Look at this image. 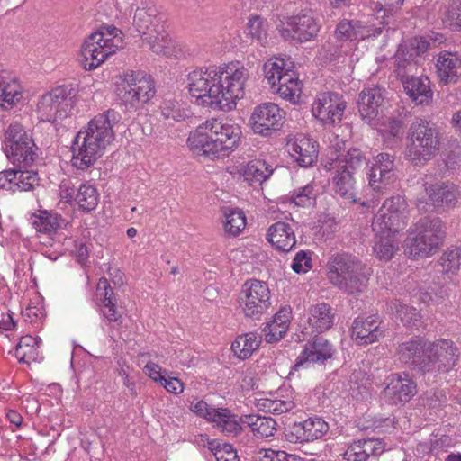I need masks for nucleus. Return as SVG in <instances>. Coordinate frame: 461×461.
<instances>
[{
	"mask_svg": "<svg viewBox=\"0 0 461 461\" xmlns=\"http://www.w3.org/2000/svg\"><path fill=\"white\" fill-rule=\"evenodd\" d=\"M248 77V70L239 63L203 67L188 74V88L198 104L230 111L243 98Z\"/></svg>",
	"mask_w": 461,
	"mask_h": 461,
	"instance_id": "obj_1",
	"label": "nucleus"
},
{
	"mask_svg": "<svg viewBox=\"0 0 461 461\" xmlns=\"http://www.w3.org/2000/svg\"><path fill=\"white\" fill-rule=\"evenodd\" d=\"M3 142L7 158L19 169L0 172V188L13 193L33 190L39 185L37 172L23 170L38 158V148L31 134L19 122H13L4 131Z\"/></svg>",
	"mask_w": 461,
	"mask_h": 461,
	"instance_id": "obj_2",
	"label": "nucleus"
},
{
	"mask_svg": "<svg viewBox=\"0 0 461 461\" xmlns=\"http://www.w3.org/2000/svg\"><path fill=\"white\" fill-rule=\"evenodd\" d=\"M121 119L119 112L108 109L90 120L73 140V167L85 170L93 166L103 156L107 146L113 141V127Z\"/></svg>",
	"mask_w": 461,
	"mask_h": 461,
	"instance_id": "obj_3",
	"label": "nucleus"
},
{
	"mask_svg": "<svg viewBox=\"0 0 461 461\" xmlns=\"http://www.w3.org/2000/svg\"><path fill=\"white\" fill-rule=\"evenodd\" d=\"M240 136V126L211 119L190 133L187 145L194 152L226 157L238 147Z\"/></svg>",
	"mask_w": 461,
	"mask_h": 461,
	"instance_id": "obj_4",
	"label": "nucleus"
},
{
	"mask_svg": "<svg viewBox=\"0 0 461 461\" xmlns=\"http://www.w3.org/2000/svg\"><path fill=\"white\" fill-rule=\"evenodd\" d=\"M327 278L330 283L350 295H358L367 287L369 269L356 256L341 252L329 257Z\"/></svg>",
	"mask_w": 461,
	"mask_h": 461,
	"instance_id": "obj_5",
	"label": "nucleus"
},
{
	"mask_svg": "<svg viewBox=\"0 0 461 461\" xmlns=\"http://www.w3.org/2000/svg\"><path fill=\"white\" fill-rule=\"evenodd\" d=\"M445 236L442 221L438 217H423L407 230L405 253L411 258H424L438 249Z\"/></svg>",
	"mask_w": 461,
	"mask_h": 461,
	"instance_id": "obj_6",
	"label": "nucleus"
},
{
	"mask_svg": "<svg viewBox=\"0 0 461 461\" xmlns=\"http://www.w3.org/2000/svg\"><path fill=\"white\" fill-rule=\"evenodd\" d=\"M122 32L113 25L101 27L93 32L81 48L82 64L87 70L95 69L109 56L123 47Z\"/></svg>",
	"mask_w": 461,
	"mask_h": 461,
	"instance_id": "obj_7",
	"label": "nucleus"
},
{
	"mask_svg": "<svg viewBox=\"0 0 461 461\" xmlns=\"http://www.w3.org/2000/svg\"><path fill=\"white\" fill-rule=\"evenodd\" d=\"M411 144L406 156L412 164L424 165L438 152L440 146V135L438 128L422 118H417L410 126Z\"/></svg>",
	"mask_w": 461,
	"mask_h": 461,
	"instance_id": "obj_8",
	"label": "nucleus"
},
{
	"mask_svg": "<svg viewBox=\"0 0 461 461\" xmlns=\"http://www.w3.org/2000/svg\"><path fill=\"white\" fill-rule=\"evenodd\" d=\"M263 71L265 78L275 93L291 103L298 102L302 83L298 80L295 72L288 68L284 59L275 58L267 60L263 66Z\"/></svg>",
	"mask_w": 461,
	"mask_h": 461,
	"instance_id": "obj_9",
	"label": "nucleus"
},
{
	"mask_svg": "<svg viewBox=\"0 0 461 461\" xmlns=\"http://www.w3.org/2000/svg\"><path fill=\"white\" fill-rule=\"evenodd\" d=\"M118 96L129 109L142 108L155 95V85L149 75L142 71L125 73L117 88Z\"/></svg>",
	"mask_w": 461,
	"mask_h": 461,
	"instance_id": "obj_10",
	"label": "nucleus"
},
{
	"mask_svg": "<svg viewBox=\"0 0 461 461\" xmlns=\"http://www.w3.org/2000/svg\"><path fill=\"white\" fill-rule=\"evenodd\" d=\"M74 88L58 86L44 94L38 102L37 111L48 122H59L70 115L75 105Z\"/></svg>",
	"mask_w": 461,
	"mask_h": 461,
	"instance_id": "obj_11",
	"label": "nucleus"
},
{
	"mask_svg": "<svg viewBox=\"0 0 461 461\" xmlns=\"http://www.w3.org/2000/svg\"><path fill=\"white\" fill-rule=\"evenodd\" d=\"M408 218L409 210L405 199L400 195L393 196L384 202L375 215L372 222L373 231L398 234L406 227Z\"/></svg>",
	"mask_w": 461,
	"mask_h": 461,
	"instance_id": "obj_12",
	"label": "nucleus"
},
{
	"mask_svg": "<svg viewBox=\"0 0 461 461\" xmlns=\"http://www.w3.org/2000/svg\"><path fill=\"white\" fill-rule=\"evenodd\" d=\"M460 352L453 341L440 339L430 343L426 348V364L423 373H446L453 369L457 364Z\"/></svg>",
	"mask_w": 461,
	"mask_h": 461,
	"instance_id": "obj_13",
	"label": "nucleus"
},
{
	"mask_svg": "<svg viewBox=\"0 0 461 461\" xmlns=\"http://www.w3.org/2000/svg\"><path fill=\"white\" fill-rule=\"evenodd\" d=\"M240 301L247 317L259 319L271 304L268 285L256 279L247 281L240 292Z\"/></svg>",
	"mask_w": 461,
	"mask_h": 461,
	"instance_id": "obj_14",
	"label": "nucleus"
},
{
	"mask_svg": "<svg viewBox=\"0 0 461 461\" xmlns=\"http://www.w3.org/2000/svg\"><path fill=\"white\" fill-rule=\"evenodd\" d=\"M346 102L342 95L332 92L321 93L315 98L312 112L324 126H335L342 121Z\"/></svg>",
	"mask_w": 461,
	"mask_h": 461,
	"instance_id": "obj_15",
	"label": "nucleus"
},
{
	"mask_svg": "<svg viewBox=\"0 0 461 461\" xmlns=\"http://www.w3.org/2000/svg\"><path fill=\"white\" fill-rule=\"evenodd\" d=\"M320 29L319 21L311 13H302L288 17L279 32L285 40L302 43L313 40Z\"/></svg>",
	"mask_w": 461,
	"mask_h": 461,
	"instance_id": "obj_16",
	"label": "nucleus"
},
{
	"mask_svg": "<svg viewBox=\"0 0 461 461\" xmlns=\"http://www.w3.org/2000/svg\"><path fill=\"white\" fill-rule=\"evenodd\" d=\"M428 201L424 197L418 198L417 207L420 211L427 212V206L434 210H444L454 207L460 195L457 186L449 182L429 185L425 188Z\"/></svg>",
	"mask_w": 461,
	"mask_h": 461,
	"instance_id": "obj_17",
	"label": "nucleus"
},
{
	"mask_svg": "<svg viewBox=\"0 0 461 461\" xmlns=\"http://www.w3.org/2000/svg\"><path fill=\"white\" fill-rule=\"evenodd\" d=\"M283 112L274 103H264L254 108L250 124L254 133L270 136L282 126Z\"/></svg>",
	"mask_w": 461,
	"mask_h": 461,
	"instance_id": "obj_18",
	"label": "nucleus"
},
{
	"mask_svg": "<svg viewBox=\"0 0 461 461\" xmlns=\"http://www.w3.org/2000/svg\"><path fill=\"white\" fill-rule=\"evenodd\" d=\"M416 383L402 373L392 374L388 384L382 392L383 399L391 405H404L417 393Z\"/></svg>",
	"mask_w": 461,
	"mask_h": 461,
	"instance_id": "obj_19",
	"label": "nucleus"
},
{
	"mask_svg": "<svg viewBox=\"0 0 461 461\" xmlns=\"http://www.w3.org/2000/svg\"><path fill=\"white\" fill-rule=\"evenodd\" d=\"M393 158L387 153H380L368 172L369 185L378 194L389 189L395 180Z\"/></svg>",
	"mask_w": 461,
	"mask_h": 461,
	"instance_id": "obj_20",
	"label": "nucleus"
},
{
	"mask_svg": "<svg viewBox=\"0 0 461 461\" xmlns=\"http://www.w3.org/2000/svg\"><path fill=\"white\" fill-rule=\"evenodd\" d=\"M332 345L322 336H315L313 339L305 345L304 349L297 357L293 366L294 370L308 366L310 364L322 365L333 356Z\"/></svg>",
	"mask_w": 461,
	"mask_h": 461,
	"instance_id": "obj_21",
	"label": "nucleus"
},
{
	"mask_svg": "<svg viewBox=\"0 0 461 461\" xmlns=\"http://www.w3.org/2000/svg\"><path fill=\"white\" fill-rule=\"evenodd\" d=\"M339 165L338 162H332L328 159L324 164V167L334 174L332 185L335 193L349 203H356L355 174L352 170L343 168Z\"/></svg>",
	"mask_w": 461,
	"mask_h": 461,
	"instance_id": "obj_22",
	"label": "nucleus"
},
{
	"mask_svg": "<svg viewBox=\"0 0 461 461\" xmlns=\"http://www.w3.org/2000/svg\"><path fill=\"white\" fill-rule=\"evenodd\" d=\"M352 338L359 345L372 344L384 337V327L377 315L357 317L352 323Z\"/></svg>",
	"mask_w": 461,
	"mask_h": 461,
	"instance_id": "obj_23",
	"label": "nucleus"
},
{
	"mask_svg": "<svg viewBox=\"0 0 461 461\" xmlns=\"http://www.w3.org/2000/svg\"><path fill=\"white\" fill-rule=\"evenodd\" d=\"M287 151L290 156L301 167H311L318 158L316 141L303 134H297L287 144Z\"/></svg>",
	"mask_w": 461,
	"mask_h": 461,
	"instance_id": "obj_24",
	"label": "nucleus"
},
{
	"mask_svg": "<svg viewBox=\"0 0 461 461\" xmlns=\"http://www.w3.org/2000/svg\"><path fill=\"white\" fill-rule=\"evenodd\" d=\"M429 46V42L421 38H415L409 47L401 46L394 55V65L399 77L405 76V69L411 72L416 66L415 59L424 53Z\"/></svg>",
	"mask_w": 461,
	"mask_h": 461,
	"instance_id": "obj_25",
	"label": "nucleus"
},
{
	"mask_svg": "<svg viewBox=\"0 0 461 461\" xmlns=\"http://www.w3.org/2000/svg\"><path fill=\"white\" fill-rule=\"evenodd\" d=\"M437 73L441 83L455 84L461 77V57L456 52L444 51L437 60Z\"/></svg>",
	"mask_w": 461,
	"mask_h": 461,
	"instance_id": "obj_26",
	"label": "nucleus"
},
{
	"mask_svg": "<svg viewBox=\"0 0 461 461\" xmlns=\"http://www.w3.org/2000/svg\"><path fill=\"white\" fill-rule=\"evenodd\" d=\"M385 90L380 86L364 88L359 94L357 107L363 119L372 120L378 114V110L384 100Z\"/></svg>",
	"mask_w": 461,
	"mask_h": 461,
	"instance_id": "obj_27",
	"label": "nucleus"
},
{
	"mask_svg": "<svg viewBox=\"0 0 461 461\" xmlns=\"http://www.w3.org/2000/svg\"><path fill=\"white\" fill-rule=\"evenodd\" d=\"M23 97L22 86L12 74L0 71V108L10 109Z\"/></svg>",
	"mask_w": 461,
	"mask_h": 461,
	"instance_id": "obj_28",
	"label": "nucleus"
},
{
	"mask_svg": "<svg viewBox=\"0 0 461 461\" xmlns=\"http://www.w3.org/2000/svg\"><path fill=\"white\" fill-rule=\"evenodd\" d=\"M211 423L225 436L236 437L242 431L244 420L227 408H217Z\"/></svg>",
	"mask_w": 461,
	"mask_h": 461,
	"instance_id": "obj_29",
	"label": "nucleus"
},
{
	"mask_svg": "<svg viewBox=\"0 0 461 461\" xmlns=\"http://www.w3.org/2000/svg\"><path fill=\"white\" fill-rule=\"evenodd\" d=\"M426 348L421 339H411L398 346L397 356L402 363L416 366L423 372V366L427 361Z\"/></svg>",
	"mask_w": 461,
	"mask_h": 461,
	"instance_id": "obj_30",
	"label": "nucleus"
},
{
	"mask_svg": "<svg viewBox=\"0 0 461 461\" xmlns=\"http://www.w3.org/2000/svg\"><path fill=\"white\" fill-rule=\"evenodd\" d=\"M267 240L276 249L284 252L290 251L296 244L294 230L284 221H277L269 227Z\"/></svg>",
	"mask_w": 461,
	"mask_h": 461,
	"instance_id": "obj_31",
	"label": "nucleus"
},
{
	"mask_svg": "<svg viewBox=\"0 0 461 461\" xmlns=\"http://www.w3.org/2000/svg\"><path fill=\"white\" fill-rule=\"evenodd\" d=\"M291 314L289 307H284L275 314L273 320L262 330L267 342H277L285 335L291 322Z\"/></svg>",
	"mask_w": 461,
	"mask_h": 461,
	"instance_id": "obj_32",
	"label": "nucleus"
},
{
	"mask_svg": "<svg viewBox=\"0 0 461 461\" xmlns=\"http://www.w3.org/2000/svg\"><path fill=\"white\" fill-rule=\"evenodd\" d=\"M333 308L326 303H321L309 308L308 323L312 332L321 333L330 330L335 320Z\"/></svg>",
	"mask_w": 461,
	"mask_h": 461,
	"instance_id": "obj_33",
	"label": "nucleus"
},
{
	"mask_svg": "<svg viewBox=\"0 0 461 461\" xmlns=\"http://www.w3.org/2000/svg\"><path fill=\"white\" fill-rule=\"evenodd\" d=\"M162 23L163 16L158 14L154 5H149L136 9L132 24L138 32L145 38L149 33L153 32V29H156Z\"/></svg>",
	"mask_w": 461,
	"mask_h": 461,
	"instance_id": "obj_34",
	"label": "nucleus"
},
{
	"mask_svg": "<svg viewBox=\"0 0 461 461\" xmlns=\"http://www.w3.org/2000/svg\"><path fill=\"white\" fill-rule=\"evenodd\" d=\"M408 72V68L405 69ZM407 74V73H405ZM406 94L418 104H423L431 98L432 93L429 86L428 77H401Z\"/></svg>",
	"mask_w": 461,
	"mask_h": 461,
	"instance_id": "obj_35",
	"label": "nucleus"
},
{
	"mask_svg": "<svg viewBox=\"0 0 461 461\" xmlns=\"http://www.w3.org/2000/svg\"><path fill=\"white\" fill-rule=\"evenodd\" d=\"M244 180L249 185H261L273 174L274 169L263 159H253L243 165L240 170Z\"/></svg>",
	"mask_w": 461,
	"mask_h": 461,
	"instance_id": "obj_36",
	"label": "nucleus"
},
{
	"mask_svg": "<svg viewBox=\"0 0 461 461\" xmlns=\"http://www.w3.org/2000/svg\"><path fill=\"white\" fill-rule=\"evenodd\" d=\"M374 233L373 250L375 257L381 260H390L399 249L397 234L389 231H384L383 233L374 231Z\"/></svg>",
	"mask_w": 461,
	"mask_h": 461,
	"instance_id": "obj_37",
	"label": "nucleus"
},
{
	"mask_svg": "<svg viewBox=\"0 0 461 461\" xmlns=\"http://www.w3.org/2000/svg\"><path fill=\"white\" fill-rule=\"evenodd\" d=\"M295 432L303 441L321 438L329 430V425L319 417H311L294 426Z\"/></svg>",
	"mask_w": 461,
	"mask_h": 461,
	"instance_id": "obj_38",
	"label": "nucleus"
},
{
	"mask_svg": "<svg viewBox=\"0 0 461 461\" xmlns=\"http://www.w3.org/2000/svg\"><path fill=\"white\" fill-rule=\"evenodd\" d=\"M144 41L149 43L150 50L157 54L171 56L174 53V43L165 30L164 23L153 29V32L149 33Z\"/></svg>",
	"mask_w": 461,
	"mask_h": 461,
	"instance_id": "obj_39",
	"label": "nucleus"
},
{
	"mask_svg": "<svg viewBox=\"0 0 461 461\" xmlns=\"http://www.w3.org/2000/svg\"><path fill=\"white\" fill-rule=\"evenodd\" d=\"M341 149L339 144L336 147H330V154L328 159L332 162H338L343 168L350 169L356 174V171L366 164V158L362 152L357 149H350L346 154H339Z\"/></svg>",
	"mask_w": 461,
	"mask_h": 461,
	"instance_id": "obj_40",
	"label": "nucleus"
},
{
	"mask_svg": "<svg viewBox=\"0 0 461 461\" xmlns=\"http://www.w3.org/2000/svg\"><path fill=\"white\" fill-rule=\"evenodd\" d=\"M259 405L267 412L275 415H280L299 410L302 407L301 402L295 395L281 396L280 398L261 399Z\"/></svg>",
	"mask_w": 461,
	"mask_h": 461,
	"instance_id": "obj_41",
	"label": "nucleus"
},
{
	"mask_svg": "<svg viewBox=\"0 0 461 461\" xmlns=\"http://www.w3.org/2000/svg\"><path fill=\"white\" fill-rule=\"evenodd\" d=\"M244 424L249 426L258 438H268L276 430V422L270 417L259 415L243 416Z\"/></svg>",
	"mask_w": 461,
	"mask_h": 461,
	"instance_id": "obj_42",
	"label": "nucleus"
},
{
	"mask_svg": "<svg viewBox=\"0 0 461 461\" xmlns=\"http://www.w3.org/2000/svg\"><path fill=\"white\" fill-rule=\"evenodd\" d=\"M39 343L38 338L26 335L21 338L16 348L15 357L19 362L30 364L37 361L39 358Z\"/></svg>",
	"mask_w": 461,
	"mask_h": 461,
	"instance_id": "obj_43",
	"label": "nucleus"
},
{
	"mask_svg": "<svg viewBox=\"0 0 461 461\" xmlns=\"http://www.w3.org/2000/svg\"><path fill=\"white\" fill-rule=\"evenodd\" d=\"M259 344L260 339L249 332L238 336L231 345V349L238 358L247 359L258 348Z\"/></svg>",
	"mask_w": 461,
	"mask_h": 461,
	"instance_id": "obj_44",
	"label": "nucleus"
},
{
	"mask_svg": "<svg viewBox=\"0 0 461 461\" xmlns=\"http://www.w3.org/2000/svg\"><path fill=\"white\" fill-rule=\"evenodd\" d=\"M62 219L56 213L42 212L32 217V224L37 232L51 237L60 228Z\"/></svg>",
	"mask_w": 461,
	"mask_h": 461,
	"instance_id": "obj_45",
	"label": "nucleus"
},
{
	"mask_svg": "<svg viewBox=\"0 0 461 461\" xmlns=\"http://www.w3.org/2000/svg\"><path fill=\"white\" fill-rule=\"evenodd\" d=\"M222 212L225 217V231L230 236H238L246 226L244 212L240 209L230 207H224Z\"/></svg>",
	"mask_w": 461,
	"mask_h": 461,
	"instance_id": "obj_46",
	"label": "nucleus"
},
{
	"mask_svg": "<svg viewBox=\"0 0 461 461\" xmlns=\"http://www.w3.org/2000/svg\"><path fill=\"white\" fill-rule=\"evenodd\" d=\"M364 36L360 21L343 20L339 23L335 31V38L338 41L364 40Z\"/></svg>",
	"mask_w": 461,
	"mask_h": 461,
	"instance_id": "obj_47",
	"label": "nucleus"
},
{
	"mask_svg": "<svg viewBox=\"0 0 461 461\" xmlns=\"http://www.w3.org/2000/svg\"><path fill=\"white\" fill-rule=\"evenodd\" d=\"M99 194L97 190L91 185L82 184L77 188L75 201L84 212H90L95 209L98 204Z\"/></svg>",
	"mask_w": 461,
	"mask_h": 461,
	"instance_id": "obj_48",
	"label": "nucleus"
},
{
	"mask_svg": "<svg viewBox=\"0 0 461 461\" xmlns=\"http://www.w3.org/2000/svg\"><path fill=\"white\" fill-rule=\"evenodd\" d=\"M268 23L260 16H252L247 23L248 34L262 46L268 44Z\"/></svg>",
	"mask_w": 461,
	"mask_h": 461,
	"instance_id": "obj_49",
	"label": "nucleus"
},
{
	"mask_svg": "<svg viewBox=\"0 0 461 461\" xmlns=\"http://www.w3.org/2000/svg\"><path fill=\"white\" fill-rule=\"evenodd\" d=\"M442 23L446 27L461 30V0H456L445 7Z\"/></svg>",
	"mask_w": 461,
	"mask_h": 461,
	"instance_id": "obj_50",
	"label": "nucleus"
},
{
	"mask_svg": "<svg viewBox=\"0 0 461 461\" xmlns=\"http://www.w3.org/2000/svg\"><path fill=\"white\" fill-rule=\"evenodd\" d=\"M208 448L213 454L217 461H239L236 451L230 444H221L216 440H209Z\"/></svg>",
	"mask_w": 461,
	"mask_h": 461,
	"instance_id": "obj_51",
	"label": "nucleus"
},
{
	"mask_svg": "<svg viewBox=\"0 0 461 461\" xmlns=\"http://www.w3.org/2000/svg\"><path fill=\"white\" fill-rule=\"evenodd\" d=\"M161 117L171 124L173 122H179L183 120L186 114L180 108L177 102L172 100H165L160 105Z\"/></svg>",
	"mask_w": 461,
	"mask_h": 461,
	"instance_id": "obj_52",
	"label": "nucleus"
},
{
	"mask_svg": "<svg viewBox=\"0 0 461 461\" xmlns=\"http://www.w3.org/2000/svg\"><path fill=\"white\" fill-rule=\"evenodd\" d=\"M318 190L312 185H306L294 192L291 200L295 205L305 207L310 206L316 199Z\"/></svg>",
	"mask_w": 461,
	"mask_h": 461,
	"instance_id": "obj_53",
	"label": "nucleus"
},
{
	"mask_svg": "<svg viewBox=\"0 0 461 461\" xmlns=\"http://www.w3.org/2000/svg\"><path fill=\"white\" fill-rule=\"evenodd\" d=\"M396 313L403 325L408 327L417 326L420 321V313L413 306H410L400 302L396 306Z\"/></svg>",
	"mask_w": 461,
	"mask_h": 461,
	"instance_id": "obj_54",
	"label": "nucleus"
},
{
	"mask_svg": "<svg viewBox=\"0 0 461 461\" xmlns=\"http://www.w3.org/2000/svg\"><path fill=\"white\" fill-rule=\"evenodd\" d=\"M440 261L444 273H455L461 266V248L447 250L442 255Z\"/></svg>",
	"mask_w": 461,
	"mask_h": 461,
	"instance_id": "obj_55",
	"label": "nucleus"
},
{
	"mask_svg": "<svg viewBox=\"0 0 461 461\" xmlns=\"http://www.w3.org/2000/svg\"><path fill=\"white\" fill-rule=\"evenodd\" d=\"M361 32L365 34V40L369 38H377L381 35L384 38H388L392 31L388 25L385 23H380V21H378V23H372L370 24H364L361 22Z\"/></svg>",
	"mask_w": 461,
	"mask_h": 461,
	"instance_id": "obj_56",
	"label": "nucleus"
},
{
	"mask_svg": "<svg viewBox=\"0 0 461 461\" xmlns=\"http://www.w3.org/2000/svg\"><path fill=\"white\" fill-rule=\"evenodd\" d=\"M291 267L297 274L308 272L312 268V253L304 250L297 252Z\"/></svg>",
	"mask_w": 461,
	"mask_h": 461,
	"instance_id": "obj_57",
	"label": "nucleus"
},
{
	"mask_svg": "<svg viewBox=\"0 0 461 461\" xmlns=\"http://www.w3.org/2000/svg\"><path fill=\"white\" fill-rule=\"evenodd\" d=\"M96 299L99 302V306L105 303H112V302L116 301L113 288L106 278H101L97 283Z\"/></svg>",
	"mask_w": 461,
	"mask_h": 461,
	"instance_id": "obj_58",
	"label": "nucleus"
},
{
	"mask_svg": "<svg viewBox=\"0 0 461 461\" xmlns=\"http://www.w3.org/2000/svg\"><path fill=\"white\" fill-rule=\"evenodd\" d=\"M259 455L261 461H301L298 456L281 450L261 449Z\"/></svg>",
	"mask_w": 461,
	"mask_h": 461,
	"instance_id": "obj_59",
	"label": "nucleus"
},
{
	"mask_svg": "<svg viewBox=\"0 0 461 461\" xmlns=\"http://www.w3.org/2000/svg\"><path fill=\"white\" fill-rule=\"evenodd\" d=\"M386 134L384 137L389 145L397 144L402 137L403 134V126L402 122L400 120H392L385 131Z\"/></svg>",
	"mask_w": 461,
	"mask_h": 461,
	"instance_id": "obj_60",
	"label": "nucleus"
},
{
	"mask_svg": "<svg viewBox=\"0 0 461 461\" xmlns=\"http://www.w3.org/2000/svg\"><path fill=\"white\" fill-rule=\"evenodd\" d=\"M375 19L376 21H380V23H385L386 25H389L391 20L394 16V14L396 13L397 7L393 4L386 6H383L382 5L378 4L375 5Z\"/></svg>",
	"mask_w": 461,
	"mask_h": 461,
	"instance_id": "obj_61",
	"label": "nucleus"
},
{
	"mask_svg": "<svg viewBox=\"0 0 461 461\" xmlns=\"http://www.w3.org/2000/svg\"><path fill=\"white\" fill-rule=\"evenodd\" d=\"M190 409L197 416L205 419L209 422H211L212 415L217 410V408L208 405V403L203 400L197 401L196 402H192Z\"/></svg>",
	"mask_w": 461,
	"mask_h": 461,
	"instance_id": "obj_62",
	"label": "nucleus"
},
{
	"mask_svg": "<svg viewBox=\"0 0 461 461\" xmlns=\"http://www.w3.org/2000/svg\"><path fill=\"white\" fill-rule=\"evenodd\" d=\"M362 448H364L363 452L366 453L367 457L371 455L378 456L384 451V444L377 438H367L363 439Z\"/></svg>",
	"mask_w": 461,
	"mask_h": 461,
	"instance_id": "obj_63",
	"label": "nucleus"
},
{
	"mask_svg": "<svg viewBox=\"0 0 461 461\" xmlns=\"http://www.w3.org/2000/svg\"><path fill=\"white\" fill-rule=\"evenodd\" d=\"M100 312L104 318L109 322H118L122 319V313L117 310L116 301L112 303L100 305Z\"/></svg>",
	"mask_w": 461,
	"mask_h": 461,
	"instance_id": "obj_64",
	"label": "nucleus"
}]
</instances>
